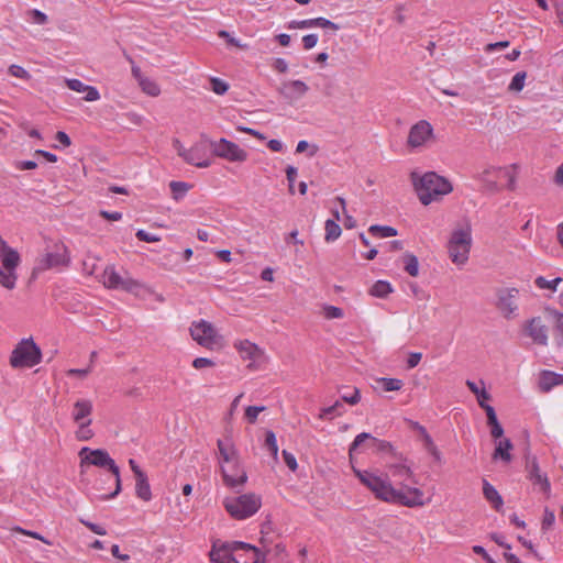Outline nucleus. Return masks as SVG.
<instances>
[{
	"label": "nucleus",
	"instance_id": "obj_34",
	"mask_svg": "<svg viewBox=\"0 0 563 563\" xmlns=\"http://www.w3.org/2000/svg\"><path fill=\"white\" fill-rule=\"evenodd\" d=\"M16 274L15 269L5 271L0 268V284L7 289H13L15 287Z\"/></svg>",
	"mask_w": 563,
	"mask_h": 563
},
{
	"label": "nucleus",
	"instance_id": "obj_38",
	"mask_svg": "<svg viewBox=\"0 0 563 563\" xmlns=\"http://www.w3.org/2000/svg\"><path fill=\"white\" fill-rule=\"evenodd\" d=\"M265 448L271 452V454L276 459L278 453V446L276 442V435L273 431L268 430L265 433Z\"/></svg>",
	"mask_w": 563,
	"mask_h": 563
},
{
	"label": "nucleus",
	"instance_id": "obj_46",
	"mask_svg": "<svg viewBox=\"0 0 563 563\" xmlns=\"http://www.w3.org/2000/svg\"><path fill=\"white\" fill-rule=\"evenodd\" d=\"M547 312L553 318L555 329L562 334L563 336V313L559 312L555 309H547Z\"/></svg>",
	"mask_w": 563,
	"mask_h": 563
},
{
	"label": "nucleus",
	"instance_id": "obj_39",
	"mask_svg": "<svg viewBox=\"0 0 563 563\" xmlns=\"http://www.w3.org/2000/svg\"><path fill=\"white\" fill-rule=\"evenodd\" d=\"M526 73L525 71H519L517 73L510 84H509V87L508 89L511 90V91H521L525 87V80H526Z\"/></svg>",
	"mask_w": 563,
	"mask_h": 563
},
{
	"label": "nucleus",
	"instance_id": "obj_9",
	"mask_svg": "<svg viewBox=\"0 0 563 563\" xmlns=\"http://www.w3.org/2000/svg\"><path fill=\"white\" fill-rule=\"evenodd\" d=\"M102 283L107 288L110 289H121L128 292H135L141 287V284L131 278V277H122L118 274L113 266H107L102 274Z\"/></svg>",
	"mask_w": 563,
	"mask_h": 563
},
{
	"label": "nucleus",
	"instance_id": "obj_35",
	"mask_svg": "<svg viewBox=\"0 0 563 563\" xmlns=\"http://www.w3.org/2000/svg\"><path fill=\"white\" fill-rule=\"evenodd\" d=\"M139 86L141 87L143 92L151 97H157L161 93V88L157 85V82L148 77L142 79Z\"/></svg>",
	"mask_w": 563,
	"mask_h": 563
},
{
	"label": "nucleus",
	"instance_id": "obj_23",
	"mask_svg": "<svg viewBox=\"0 0 563 563\" xmlns=\"http://www.w3.org/2000/svg\"><path fill=\"white\" fill-rule=\"evenodd\" d=\"M512 449L514 444L509 439H500L496 442L493 460H501L505 463H510L512 460L510 451Z\"/></svg>",
	"mask_w": 563,
	"mask_h": 563
},
{
	"label": "nucleus",
	"instance_id": "obj_3",
	"mask_svg": "<svg viewBox=\"0 0 563 563\" xmlns=\"http://www.w3.org/2000/svg\"><path fill=\"white\" fill-rule=\"evenodd\" d=\"M413 189L423 206L442 199L453 190L449 178H411Z\"/></svg>",
	"mask_w": 563,
	"mask_h": 563
},
{
	"label": "nucleus",
	"instance_id": "obj_16",
	"mask_svg": "<svg viewBox=\"0 0 563 563\" xmlns=\"http://www.w3.org/2000/svg\"><path fill=\"white\" fill-rule=\"evenodd\" d=\"M432 126L427 121H420L411 126L408 135V145L412 148L422 146L432 135Z\"/></svg>",
	"mask_w": 563,
	"mask_h": 563
},
{
	"label": "nucleus",
	"instance_id": "obj_18",
	"mask_svg": "<svg viewBox=\"0 0 563 563\" xmlns=\"http://www.w3.org/2000/svg\"><path fill=\"white\" fill-rule=\"evenodd\" d=\"M174 147L187 163L197 167L209 166V159L202 156L201 147L199 145H195L187 150L178 140H175Z\"/></svg>",
	"mask_w": 563,
	"mask_h": 563
},
{
	"label": "nucleus",
	"instance_id": "obj_47",
	"mask_svg": "<svg viewBox=\"0 0 563 563\" xmlns=\"http://www.w3.org/2000/svg\"><path fill=\"white\" fill-rule=\"evenodd\" d=\"M343 401L347 402L351 406L356 405L360 399V390L357 388H353L351 393H344L341 395Z\"/></svg>",
	"mask_w": 563,
	"mask_h": 563
},
{
	"label": "nucleus",
	"instance_id": "obj_59",
	"mask_svg": "<svg viewBox=\"0 0 563 563\" xmlns=\"http://www.w3.org/2000/svg\"><path fill=\"white\" fill-rule=\"evenodd\" d=\"M422 354L420 352H412L409 354L407 360V367L413 368L416 367L419 362L421 361Z\"/></svg>",
	"mask_w": 563,
	"mask_h": 563
},
{
	"label": "nucleus",
	"instance_id": "obj_62",
	"mask_svg": "<svg viewBox=\"0 0 563 563\" xmlns=\"http://www.w3.org/2000/svg\"><path fill=\"white\" fill-rule=\"evenodd\" d=\"M55 137L64 147H68L71 144L70 137L63 131H58Z\"/></svg>",
	"mask_w": 563,
	"mask_h": 563
},
{
	"label": "nucleus",
	"instance_id": "obj_41",
	"mask_svg": "<svg viewBox=\"0 0 563 563\" xmlns=\"http://www.w3.org/2000/svg\"><path fill=\"white\" fill-rule=\"evenodd\" d=\"M210 84H211V90L216 95H219V96L224 95L229 89V85L225 81H223L222 79L217 78V77H212L210 79Z\"/></svg>",
	"mask_w": 563,
	"mask_h": 563
},
{
	"label": "nucleus",
	"instance_id": "obj_52",
	"mask_svg": "<svg viewBox=\"0 0 563 563\" xmlns=\"http://www.w3.org/2000/svg\"><path fill=\"white\" fill-rule=\"evenodd\" d=\"M421 438H422V441H423L424 449L428 452L434 451L435 444H434L432 438L427 432L426 428H421Z\"/></svg>",
	"mask_w": 563,
	"mask_h": 563
},
{
	"label": "nucleus",
	"instance_id": "obj_19",
	"mask_svg": "<svg viewBox=\"0 0 563 563\" xmlns=\"http://www.w3.org/2000/svg\"><path fill=\"white\" fill-rule=\"evenodd\" d=\"M395 499L391 503L400 504L407 507L422 506L423 493L419 488L407 487L406 490L395 489Z\"/></svg>",
	"mask_w": 563,
	"mask_h": 563
},
{
	"label": "nucleus",
	"instance_id": "obj_27",
	"mask_svg": "<svg viewBox=\"0 0 563 563\" xmlns=\"http://www.w3.org/2000/svg\"><path fill=\"white\" fill-rule=\"evenodd\" d=\"M135 493L136 496L145 501H148L152 498V492L148 484L146 474H137L135 477Z\"/></svg>",
	"mask_w": 563,
	"mask_h": 563
},
{
	"label": "nucleus",
	"instance_id": "obj_37",
	"mask_svg": "<svg viewBox=\"0 0 563 563\" xmlns=\"http://www.w3.org/2000/svg\"><path fill=\"white\" fill-rule=\"evenodd\" d=\"M562 282L561 277H556L552 280L545 279L543 276H539L536 278V285L541 289H550L552 291L556 290L558 285Z\"/></svg>",
	"mask_w": 563,
	"mask_h": 563
},
{
	"label": "nucleus",
	"instance_id": "obj_17",
	"mask_svg": "<svg viewBox=\"0 0 563 563\" xmlns=\"http://www.w3.org/2000/svg\"><path fill=\"white\" fill-rule=\"evenodd\" d=\"M68 264V258L66 257V247L60 245H55L54 250L47 252L45 256L40 261L37 269L44 271L48 268L65 266Z\"/></svg>",
	"mask_w": 563,
	"mask_h": 563
},
{
	"label": "nucleus",
	"instance_id": "obj_43",
	"mask_svg": "<svg viewBox=\"0 0 563 563\" xmlns=\"http://www.w3.org/2000/svg\"><path fill=\"white\" fill-rule=\"evenodd\" d=\"M266 409L264 406H249L245 409V418L250 423H255L260 412Z\"/></svg>",
	"mask_w": 563,
	"mask_h": 563
},
{
	"label": "nucleus",
	"instance_id": "obj_58",
	"mask_svg": "<svg viewBox=\"0 0 563 563\" xmlns=\"http://www.w3.org/2000/svg\"><path fill=\"white\" fill-rule=\"evenodd\" d=\"M79 521L96 534L104 536L107 533L106 530L99 525L92 523L85 519H80Z\"/></svg>",
	"mask_w": 563,
	"mask_h": 563
},
{
	"label": "nucleus",
	"instance_id": "obj_33",
	"mask_svg": "<svg viewBox=\"0 0 563 563\" xmlns=\"http://www.w3.org/2000/svg\"><path fill=\"white\" fill-rule=\"evenodd\" d=\"M324 230H325L324 240L327 242L335 241L336 239H339V236L341 235V232H342L340 225L336 223L335 220H332V219H328L325 221Z\"/></svg>",
	"mask_w": 563,
	"mask_h": 563
},
{
	"label": "nucleus",
	"instance_id": "obj_7",
	"mask_svg": "<svg viewBox=\"0 0 563 563\" xmlns=\"http://www.w3.org/2000/svg\"><path fill=\"white\" fill-rule=\"evenodd\" d=\"M352 468L360 482L371 489L376 498L387 503H391L395 499V488L391 486L388 476L383 478L368 471H361L354 466Z\"/></svg>",
	"mask_w": 563,
	"mask_h": 563
},
{
	"label": "nucleus",
	"instance_id": "obj_4",
	"mask_svg": "<svg viewBox=\"0 0 563 563\" xmlns=\"http://www.w3.org/2000/svg\"><path fill=\"white\" fill-rule=\"evenodd\" d=\"M239 550L254 552L255 561L253 563H260L265 560V553H263L258 548L241 541L225 542L219 547L214 542L211 551L209 552V558L213 563H240L234 556V553Z\"/></svg>",
	"mask_w": 563,
	"mask_h": 563
},
{
	"label": "nucleus",
	"instance_id": "obj_56",
	"mask_svg": "<svg viewBox=\"0 0 563 563\" xmlns=\"http://www.w3.org/2000/svg\"><path fill=\"white\" fill-rule=\"evenodd\" d=\"M554 521H555L554 512L550 511L549 509H545L543 520H542V529L548 530L549 528H551L553 526Z\"/></svg>",
	"mask_w": 563,
	"mask_h": 563
},
{
	"label": "nucleus",
	"instance_id": "obj_26",
	"mask_svg": "<svg viewBox=\"0 0 563 563\" xmlns=\"http://www.w3.org/2000/svg\"><path fill=\"white\" fill-rule=\"evenodd\" d=\"M563 384V375L543 371L540 375L539 387L542 391H550L552 387Z\"/></svg>",
	"mask_w": 563,
	"mask_h": 563
},
{
	"label": "nucleus",
	"instance_id": "obj_48",
	"mask_svg": "<svg viewBox=\"0 0 563 563\" xmlns=\"http://www.w3.org/2000/svg\"><path fill=\"white\" fill-rule=\"evenodd\" d=\"M135 236L137 238V240H140L142 242H147V243H153V242L161 241V236L155 235V234H151V233H148V232H146L145 230H142V229L136 231Z\"/></svg>",
	"mask_w": 563,
	"mask_h": 563
},
{
	"label": "nucleus",
	"instance_id": "obj_21",
	"mask_svg": "<svg viewBox=\"0 0 563 563\" xmlns=\"http://www.w3.org/2000/svg\"><path fill=\"white\" fill-rule=\"evenodd\" d=\"M308 89V86L302 80L297 79L285 81L280 86L279 92L285 99L296 101L303 97Z\"/></svg>",
	"mask_w": 563,
	"mask_h": 563
},
{
	"label": "nucleus",
	"instance_id": "obj_55",
	"mask_svg": "<svg viewBox=\"0 0 563 563\" xmlns=\"http://www.w3.org/2000/svg\"><path fill=\"white\" fill-rule=\"evenodd\" d=\"M214 365V362L210 358H207V357H197L192 361V366L196 368V369H201V368H205V367H211Z\"/></svg>",
	"mask_w": 563,
	"mask_h": 563
},
{
	"label": "nucleus",
	"instance_id": "obj_60",
	"mask_svg": "<svg viewBox=\"0 0 563 563\" xmlns=\"http://www.w3.org/2000/svg\"><path fill=\"white\" fill-rule=\"evenodd\" d=\"M99 214L101 218L109 220V221H119L122 219V213L118 212V211L109 212L106 210H101L99 212Z\"/></svg>",
	"mask_w": 563,
	"mask_h": 563
},
{
	"label": "nucleus",
	"instance_id": "obj_54",
	"mask_svg": "<svg viewBox=\"0 0 563 563\" xmlns=\"http://www.w3.org/2000/svg\"><path fill=\"white\" fill-rule=\"evenodd\" d=\"M283 457H284V462L288 466V468L290 471L295 472L298 467L296 457L291 453L287 452L286 450L283 451Z\"/></svg>",
	"mask_w": 563,
	"mask_h": 563
},
{
	"label": "nucleus",
	"instance_id": "obj_15",
	"mask_svg": "<svg viewBox=\"0 0 563 563\" xmlns=\"http://www.w3.org/2000/svg\"><path fill=\"white\" fill-rule=\"evenodd\" d=\"M517 295L518 289L516 288L499 289L497 292V308L507 319L511 318L515 314L516 310L518 309V306L516 303Z\"/></svg>",
	"mask_w": 563,
	"mask_h": 563
},
{
	"label": "nucleus",
	"instance_id": "obj_24",
	"mask_svg": "<svg viewBox=\"0 0 563 563\" xmlns=\"http://www.w3.org/2000/svg\"><path fill=\"white\" fill-rule=\"evenodd\" d=\"M91 412V401L87 399H79L74 405L73 419L75 420L76 423H80L82 421H86L87 419H90L89 417Z\"/></svg>",
	"mask_w": 563,
	"mask_h": 563
},
{
	"label": "nucleus",
	"instance_id": "obj_44",
	"mask_svg": "<svg viewBox=\"0 0 563 563\" xmlns=\"http://www.w3.org/2000/svg\"><path fill=\"white\" fill-rule=\"evenodd\" d=\"M8 70H9V74L13 77L24 79V80H29L31 78L30 73L20 65L13 64L9 67Z\"/></svg>",
	"mask_w": 563,
	"mask_h": 563
},
{
	"label": "nucleus",
	"instance_id": "obj_28",
	"mask_svg": "<svg viewBox=\"0 0 563 563\" xmlns=\"http://www.w3.org/2000/svg\"><path fill=\"white\" fill-rule=\"evenodd\" d=\"M404 269L412 277L419 274V262L416 255L411 253H405L402 256Z\"/></svg>",
	"mask_w": 563,
	"mask_h": 563
},
{
	"label": "nucleus",
	"instance_id": "obj_5",
	"mask_svg": "<svg viewBox=\"0 0 563 563\" xmlns=\"http://www.w3.org/2000/svg\"><path fill=\"white\" fill-rule=\"evenodd\" d=\"M42 360L40 346L32 338L22 339L10 356V365L13 368L32 367L37 365Z\"/></svg>",
	"mask_w": 563,
	"mask_h": 563
},
{
	"label": "nucleus",
	"instance_id": "obj_30",
	"mask_svg": "<svg viewBox=\"0 0 563 563\" xmlns=\"http://www.w3.org/2000/svg\"><path fill=\"white\" fill-rule=\"evenodd\" d=\"M391 291L393 287L386 280H377L369 289V294L377 298H386Z\"/></svg>",
	"mask_w": 563,
	"mask_h": 563
},
{
	"label": "nucleus",
	"instance_id": "obj_42",
	"mask_svg": "<svg viewBox=\"0 0 563 563\" xmlns=\"http://www.w3.org/2000/svg\"><path fill=\"white\" fill-rule=\"evenodd\" d=\"M343 405L340 401H335L332 406L323 408L320 413V418L324 419L329 416H339L342 413Z\"/></svg>",
	"mask_w": 563,
	"mask_h": 563
},
{
	"label": "nucleus",
	"instance_id": "obj_40",
	"mask_svg": "<svg viewBox=\"0 0 563 563\" xmlns=\"http://www.w3.org/2000/svg\"><path fill=\"white\" fill-rule=\"evenodd\" d=\"M91 423V419H87L86 421H82L80 423H78L79 426V429L77 431V438L78 440L80 441H87L89 440L90 438H92L93 433L92 431L88 428Z\"/></svg>",
	"mask_w": 563,
	"mask_h": 563
},
{
	"label": "nucleus",
	"instance_id": "obj_36",
	"mask_svg": "<svg viewBox=\"0 0 563 563\" xmlns=\"http://www.w3.org/2000/svg\"><path fill=\"white\" fill-rule=\"evenodd\" d=\"M377 383L380 384L385 391H395L402 387V382L396 378L382 377L377 379Z\"/></svg>",
	"mask_w": 563,
	"mask_h": 563
},
{
	"label": "nucleus",
	"instance_id": "obj_25",
	"mask_svg": "<svg viewBox=\"0 0 563 563\" xmlns=\"http://www.w3.org/2000/svg\"><path fill=\"white\" fill-rule=\"evenodd\" d=\"M483 495L495 510L499 511L501 509L504 505L503 497L486 479H483Z\"/></svg>",
	"mask_w": 563,
	"mask_h": 563
},
{
	"label": "nucleus",
	"instance_id": "obj_45",
	"mask_svg": "<svg viewBox=\"0 0 563 563\" xmlns=\"http://www.w3.org/2000/svg\"><path fill=\"white\" fill-rule=\"evenodd\" d=\"M29 16H30V20L32 23L38 24V25L45 24L48 20L47 15L37 9L30 10Z\"/></svg>",
	"mask_w": 563,
	"mask_h": 563
},
{
	"label": "nucleus",
	"instance_id": "obj_32",
	"mask_svg": "<svg viewBox=\"0 0 563 563\" xmlns=\"http://www.w3.org/2000/svg\"><path fill=\"white\" fill-rule=\"evenodd\" d=\"M368 233L374 238H390L397 235V230L389 225H371L368 229Z\"/></svg>",
	"mask_w": 563,
	"mask_h": 563
},
{
	"label": "nucleus",
	"instance_id": "obj_57",
	"mask_svg": "<svg viewBox=\"0 0 563 563\" xmlns=\"http://www.w3.org/2000/svg\"><path fill=\"white\" fill-rule=\"evenodd\" d=\"M488 427L490 428V435L495 440H500L503 438V435H504V428L501 427L499 421H497L495 423H492Z\"/></svg>",
	"mask_w": 563,
	"mask_h": 563
},
{
	"label": "nucleus",
	"instance_id": "obj_63",
	"mask_svg": "<svg viewBox=\"0 0 563 563\" xmlns=\"http://www.w3.org/2000/svg\"><path fill=\"white\" fill-rule=\"evenodd\" d=\"M508 45H509L508 41L490 43L486 46V52L499 51V49L507 47Z\"/></svg>",
	"mask_w": 563,
	"mask_h": 563
},
{
	"label": "nucleus",
	"instance_id": "obj_14",
	"mask_svg": "<svg viewBox=\"0 0 563 563\" xmlns=\"http://www.w3.org/2000/svg\"><path fill=\"white\" fill-rule=\"evenodd\" d=\"M523 330L526 334L532 339L533 343L542 346L548 345L549 330L548 327L542 323L540 317L528 320L523 325Z\"/></svg>",
	"mask_w": 563,
	"mask_h": 563
},
{
	"label": "nucleus",
	"instance_id": "obj_2",
	"mask_svg": "<svg viewBox=\"0 0 563 563\" xmlns=\"http://www.w3.org/2000/svg\"><path fill=\"white\" fill-rule=\"evenodd\" d=\"M218 449L222 461L227 464L232 463L230 470L221 466L224 483L231 488L242 486L246 482L247 476L245 471L239 466L238 451L231 439L225 438L223 440H218Z\"/></svg>",
	"mask_w": 563,
	"mask_h": 563
},
{
	"label": "nucleus",
	"instance_id": "obj_50",
	"mask_svg": "<svg viewBox=\"0 0 563 563\" xmlns=\"http://www.w3.org/2000/svg\"><path fill=\"white\" fill-rule=\"evenodd\" d=\"M324 316L327 319H339L343 317V310L335 306H325Z\"/></svg>",
	"mask_w": 563,
	"mask_h": 563
},
{
	"label": "nucleus",
	"instance_id": "obj_49",
	"mask_svg": "<svg viewBox=\"0 0 563 563\" xmlns=\"http://www.w3.org/2000/svg\"><path fill=\"white\" fill-rule=\"evenodd\" d=\"M14 532H19V533H22V534H25L27 537H31V538H34V539H37V540H41L42 542L51 545L52 542L48 541L46 538H44L43 536H41L40 533L35 532V531H31V530H25L21 527H14L12 529Z\"/></svg>",
	"mask_w": 563,
	"mask_h": 563
},
{
	"label": "nucleus",
	"instance_id": "obj_64",
	"mask_svg": "<svg viewBox=\"0 0 563 563\" xmlns=\"http://www.w3.org/2000/svg\"><path fill=\"white\" fill-rule=\"evenodd\" d=\"M37 166L35 161H21L16 163V167L21 170L33 169Z\"/></svg>",
	"mask_w": 563,
	"mask_h": 563
},
{
	"label": "nucleus",
	"instance_id": "obj_51",
	"mask_svg": "<svg viewBox=\"0 0 563 563\" xmlns=\"http://www.w3.org/2000/svg\"><path fill=\"white\" fill-rule=\"evenodd\" d=\"M481 408L485 410L488 426L498 421L495 409L490 405L481 401Z\"/></svg>",
	"mask_w": 563,
	"mask_h": 563
},
{
	"label": "nucleus",
	"instance_id": "obj_1",
	"mask_svg": "<svg viewBox=\"0 0 563 563\" xmlns=\"http://www.w3.org/2000/svg\"><path fill=\"white\" fill-rule=\"evenodd\" d=\"M80 468L84 473V468L89 465H93L101 468H107L114 477L115 489L110 494H102L99 496L100 499L107 500L117 497L121 489L120 468L115 464L114 460L110 457L109 453L102 449H90L88 446L81 448L79 451Z\"/></svg>",
	"mask_w": 563,
	"mask_h": 563
},
{
	"label": "nucleus",
	"instance_id": "obj_10",
	"mask_svg": "<svg viewBox=\"0 0 563 563\" xmlns=\"http://www.w3.org/2000/svg\"><path fill=\"white\" fill-rule=\"evenodd\" d=\"M189 330L191 338L203 347L210 349L218 342L217 330L206 320L192 322Z\"/></svg>",
	"mask_w": 563,
	"mask_h": 563
},
{
	"label": "nucleus",
	"instance_id": "obj_8",
	"mask_svg": "<svg viewBox=\"0 0 563 563\" xmlns=\"http://www.w3.org/2000/svg\"><path fill=\"white\" fill-rule=\"evenodd\" d=\"M472 245L471 229L454 230L448 243V252L452 262L456 265H463L468 260Z\"/></svg>",
	"mask_w": 563,
	"mask_h": 563
},
{
	"label": "nucleus",
	"instance_id": "obj_61",
	"mask_svg": "<svg viewBox=\"0 0 563 563\" xmlns=\"http://www.w3.org/2000/svg\"><path fill=\"white\" fill-rule=\"evenodd\" d=\"M273 67L278 73H286L288 70V63L284 58H276Z\"/></svg>",
	"mask_w": 563,
	"mask_h": 563
},
{
	"label": "nucleus",
	"instance_id": "obj_29",
	"mask_svg": "<svg viewBox=\"0 0 563 563\" xmlns=\"http://www.w3.org/2000/svg\"><path fill=\"white\" fill-rule=\"evenodd\" d=\"M236 347L244 358L256 360V357L261 354V350L250 341H242L236 344Z\"/></svg>",
	"mask_w": 563,
	"mask_h": 563
},
{
	"label": "nucleus",
	"instance_id": "obj_31",
	"mask_svg": "<svg viewBox=\"0 0 563 563\" xmlns=\"http://www.w3.org/2000/svg\"><path fill=\"white\" fill-rule=\"evenodd\" d=\"M169 188L175 200H180L192 188V185L186 181H170Z\"/></svg>",
	"mask_w": 563,
	"mask_h": 563
},
{
	"label": "nucleus",
	"instance_id": "obj_6",
	"mask_svg": "<svg viewBox=\"0 0 563 563\" xmlns=\"http://www.w3.org/2000/svg\"><path fill=\"white\" fill-rule=\"evenodd\" d=\"M223 506L230 516L243 520L253 516L261 507V498L255 494H244L239 497H228Z\"/></svg>",
	"mask_w": 563,
	"mask_h": 563
},
{
	"label": "nucleus",
	"instance_id": "obj_11",
	"mask_svg": "<svg viewBox=\"0 0 563 563\" xmlns=\"http://www.w3.org/2000/svg\"><path fill=\"white\" fill-rule=\"evenodd\" d=\"M211 147L217 156L231 162H243L246 158V152L238 144L227 139H220L218 142H212Z\"/></svg>",
	"mask_w": 563,
	"mask_h": 563
},
{
	"label": "nucleus",
	"instance_id": "obj_53",
	"mask_svg": "<svg viewBox=\"0 0 563 563\" xmlns=\"http://www.w3.org/2000/svg\"><path fill=\"white\" fill-rule=\"evenodd\" d=\"M318 43V35L314 33L307 34L302 37V45L305 49L313 48Z\"/></svg>",
	"mask_w": 563,
	"mask_h": 563
},
{
	"label": "nucleus",
	"instance_id": "obj_12",
	"mask_svg": "<svg viewBox=\"0 0 563 563\" xmlns=\"http://www.w3.org/2000/svg\"><path fill=\"white\" fill-rule=\"evenodd\" d=\"M526 471L528 478L534 486H539L540 490L548 493L550 490V482L545 473H542L537 457L526 454Z\"/></svg>",
	"mask_w": 563,
	"mask_h": 563
},
{
	"label": "nucleus",
	"instance_id": "obj_22",
	"mask_svg": "<svg viewBox=\"0 0 563 563\" xmlns=\"http://www.w3.org/2000/svg\"><path fill=\"white\" fill-rule=\"evenodd\" d=\"M65 84L70 90L85 93L84 99L86 101L92 102L100 99V93L96 87L86 85L79 79L67 78L65 79Z\"/></svg>",
	"mask_w": 563,
	"mask_h": 563
},
{
	"label": "nucleus",
	"instance_id": "obj_13",
	"mask_svg": "<svg viewBox=\"0 0 563 563\" xmlns=\"http://www.w3.org/2000/svg\"><path fill=\"white\" fill-rule=\"evenodd\" d=\"M367 442V446L373 448L376 452H393L394 448L390 442L374 438L367 432H362L355 437L350 445L349 454L352 459L353 452L357 450L362 444Z\"/></svg>",
	"mask_w": 563,
	"mask_h": 563
},
{
	"label": "nucleus",
	"instance_id": "obj_20",
	"mask_svg": "<svg viewBox=\"0 0 563 563\" xmlns=\"http://www.w3.org/2000/svg\"><path fill=\"white\" fill-rule=\"evenodd\" d=\"M311 27H321V29H328L332 32H336L340 26L332 21L319 16L313 19H306V20H292L288 23L287 29L295 30V29H311Z\"/></svg>",
	"mask_w": 563,
	"mask_h": 563
}]
</instances>
